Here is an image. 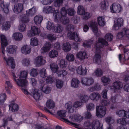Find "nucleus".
<instances>
[{
    "label": "nucleus",
    "mask_w": 129,
    "mask_h": 129,
    "mask_svg": "<svg viewBox=\"0 0 129 129\" xmlns=\"http://www.w3.org/2000/svg\"><path fill=\"white\" fill-rule=\"evenodd\" d=\"M10 24L9 22L4 23L2 26V30H5V31L7 30L10 27Z\"/></svg>",
    "instance_id": "56"
},
{
    "label": "nucleus",
    "mask_w": 129,
    "mask_h": 129,
    "mask_svg": "<svg viewBox=\"0 0 129 129\" xmlns=\"http://www.w3.org/2000/svg\"><path fill=\"white\" fill-rule=\"evenodd\" d=\"M88 25L91 28L93 32L97 36H98L97 35L98 30L97 23L94 21H91L89 22Z\"/></svg>",
    "instance_id": "22"
},
{
    "label": "nucleus",
    "mask_w": 129,
    "mask_h": 129,
    "mask_svg": "<svg viewBox=\"0 0 129 129\" xmlns=\"http://www.w3.org/2000/svg\"><path fill=\"white\" fill-rule=\"evenodd\" d=\"M97 21L99 24L100 26H104L105 24V20L103 16H100L98 17Z\"/></svg>",
    "instance_id": "41"
},
{
    "label": "nucleus",
    "mask_w": 129,
    "mask_h": 129,
    "mask_svg": "<svg viewBox=\"0 0 129 129\" xmlns=\"http://www.w3.org/2000/svg\"><path fill=\"white\" fill-rule=\"evenodd\" d=\"M30 44L32 46H35L38 45V41L36 37L32 38L30 39Z\"/></svg>",
    "instance_id": "51"
},
{
    "label": "nucleus",
    "mask_w": 129,
    "mask_h": 129,
    "mask_svg": "<svg viewBox=\"0 0 129 129\" xmlns=\"http://www.w3.org/2000/svg\"><path fill=\"white\" fill-rule=\"evenodd\" d=\"M111 11L112 13H119L121 10L122 8L121 5L117 3H114L110 7Z\"/></svg>",
    "instance_id": "14"
},
{
    "label": "nucleus",
    "mask_w": 129,
    "mask_h": 129,
    "mask_svg": "<svg viewBox=\"0 0 129 129\" xmlns=\"http://www.w3.org/2000/svg\"><path fill=\"white\" fill-rule=\"evenodd\" d=\"M66 111L65 110H60L57 112V115L61 118L63 119L66 122H69L74 125L75 127L79 128V125L75 123L77 122L79 123L83 119V117L79 114H71L69 116V119L64 118L66 116Z\"/></svg>",
    "instance_id": "4"
},
{
    "label": "nucleus",
    "mask_w": 129,
    "mask_h": 129,
    "mask_svg": "<svg viewBox=\"0 0 129 129\" xmlns=\"http://www.w3.org/2000/svg\"><path fill=\"white\" fill-rule=\"evenodd\" d=\"M41 90L44 93L48 94L50 92L51 89L50 87L45 85L41 88Z\"/></svg>",
    "instance_id": "48"
},
{
    "label": "nucleus",
    "mask_w": 129,
    "mask_h": 129,
    "mask_svg": "<svg viewBox=\"0 0 129 129\" xmlns=\"http://www.w3.org/2000/svg\"><path fill=\"white\" fill-rule=\"evenodd\" d=\"M56 85L57 88H61L63 86V82L59 79H57L56 82Z\"/></svg>",
    "instance_id": "54"
},
{
    "label": "nucleus",
    "mask_w": 129,
    "mask_h": 129,
    "mask_svg": "<svg viewBox=\"0 0 129 129\" xmlns=\"http://www.w3.org/2000/svg\"><path fill=\"white\" fill-rule=\"evenodd\" d=\"M93 42V41L90 40H86L83 43V46L84 47L89 48Z\"/></svg>",
    "instance_id": "45"
},
{
    "label": "nucleus",
    "mask_w": 129,
    "mask_h": 129,
    "mask_svg": "<svg viewBox=\"0 0 129 129\" xmlns=\"http://www.w3.org/2000/svg\"><path fill=\"white\" fill-rule=\"evenodd\" d=\"M87 54L84 51H80L76 54V57L80 61L83 60L86 58Z\"/></svg>",
    "instance_id": "25"
},
{
    "label": "nucleus",
    "mask_w": 129,
    "mask_h": 129,
    "mask_svg": "<svg viewBox=\"0 0 129 129\" xmlns=\"http://www.w3.org/2000/svg\"><path fill=\"white\" fill-rule=\"evenodd\" d=\"M81 82L83 85L89 86L92 85L94 83L93 79L91 77H84L81 79Z\"/></svg>",
    "instance_id": "11"
},
{
    "label": "nucleus",
    "mask_w": 129,
    "mask_h": 129,
    "mask_svg": "<svg viewBox=\"0 0 129 129\" xmlns=\"http://www.w3.org/2000/svg\"><path fill=\"white\" fill-rule=\"evenodd\" d=\"M122 76L124 78L125 81L129 80V71H127L123 73L122 75Z\"/></svg>",
    "instance_id": "59"
},
{
    "label": "nucleus",
    "mask_w": 129,
    "mask_h": 129,
    "mask_svg": "<svg viewBox=\"0 0 129 129\" xmlns=\"http://www.w3.org/2000/svg\"><path fill=\"white\" fill-rule=\"evenodd\" d=\"M30 92V94L33 95V98L36 101L40 100L42 94L40 91L38 89H33Z\"/></svg>",
    "instance_id": "12"
},
{
    "label": "nucleus",
    "mask_w": 129,
    "mask_h": 129,
    "mask_svg": "<svg viewBox=\"0 0 129 129\" xmlns=\"http://www.w3.org/2000/svg\"><path fill=\"white\" fill-rule=\"evenodd\" d=\"M123 19L121 18H116L114 20L113 28L115 30L118 29L119 27L123 25Z\"/></svg>",
    "instance_id": "16"
},
{
    "label": "nucleus",
    "mask_w": 129,
    "mask_h": 129,
    "mask_svg": "<svg viewBox=\"0 0 129 129\" xmlns=\"http://www.w3.org/2000/svg\"><path fill=\"white\" fill-rule=\"evenodd\" d=\"M58 55V52L54 50L50 51L49 53V57L52 58L57 57Z\"/></svg>",
    "instance_id": "46"
},
{
    "label": "nucleus",
    "mask_w": 129,
    "mask_h": 129,
    "mask_svg": "<svg viewBox=\"0 0 129 129\" xmlns=\"http://www.w3.org/2000/svg\"><path fill=\"white\" fill-rule=\"evenodd\" d=\"M93 74L97 77H100L103 74L102 71L101 69H97L93 73Z\"/></svg>",
    "instance_id": "55"
},
{
    "label": "nucleus",
    "mask_w": 129,
    "mask_h": 129,
    "mask_svg": "<svg viewBox=\"0 0 129 129\" xmlns=\"http://www.w3.org/2000/svg\"><path fill=\"white\" fill-rule=\"evenodd\" d=\"M63 0H55L54 5L55 7H59L62 4Z\"/></svg>",
    "instance_id": "63"
},
{
    "label": "nucleus",
    "mask_w": 129,
    "mask_h": 129,
    "mask_svg": "<svg viewBox=\"0 0 129 129\" xmlns=\"http://www.w3.org/2000/svg\"><path fill=\"white\" fill-rule=\"evenodd\" d=\"M77 73L79 75H85L87 74V70L86 67L80 66L76 69Z\"/></svg>",
    "instance_id": "21"
},
{
    "label": "nucleus",
    "mask_w": 129,
    "mask_h": 129,
    "mask_svg": "<svg viewBox=\"0 0 129 129\" xmlns=\"http://www.w3.org/2000/svg\"><path fill=\"white\" fill-rule=\"evenodd\" d=\"M98 42L95 44L94 49H95V55L93 58V62L96 63H99L101 61L103 56H106V50L103 51L102 48L104 46L108 45V42L102 38L98 39Z\"/></svg>",
    "instance_id": "2"
},
{
    "label": "nucleus",
    "mask_w": 129,
    "mask_h": 129,
    "mask_svg": "<svg viewBox=\"0 0 129 129\" xmlns=\"http://www.w3.org/2000/svg\"><path fill=\"white\" fill-rule=\"evenodd\" d=\"M66 9V12H67V11H68V14L69 15V16H73L74 15L75 13V11H74V9L72 8H70L69 9H67L66 7H65ZM67 14L66 15V16L69 19V18L67 17ZM69 21H70L69 19ZM70 22V21H69V22L68 23L65 24V25H67Z\"/></svg>",
    "instance_id": "50"
},
{
    "label": "nucleus",
    "mask_w": 129,
    "mask_h": 129,
    "mask_svg": "<svg viewBox=\"0 0 129 129\" xmlns=\"http://www.w3.org/2000/svg\"><path fill=\"white\" fill-rule=\"evenodd\" d=\"M46 105L48 108L52 109L55 107V103L52 100L49 99L47 100Z\"/></svg>",
    "instance_id": "36"
},
{
    "label": "nucleus",
    "mask_w": 129,
    "mask_h": 129,
    "mask_svg": "<svg viewBox=\"0 0 129 129\" xmlns=\"http://www.w3.org/2000/svg\"><path fill=\"white\" fill-rule=\"evenodd\" d=\"M12 37L15 40L19 41L22 39L23 36L19 32L15 33L13 34Z\"/></svg>",
    "instance_id": "33"
},
{
    "label": "nucleus",
    "mask_w": 129,
    "mask_h": 129,
    "mask_svg": "<svg viewBox=\"0 0 129 129\" xmlns=\"http://www.w3.org/2000/svg\"><path fill=\"white\" fill-rule=\"evenodd\" d=\"M105 120L106 123L109 124V126L107 128L110 127L111 129H112V127L111 126V124L114 123L115 122L114 118L111 116H107L105 118Z\"/></svg>",
    "instance_id": "31"
},
{
    "label": "nucleus",
    "mask_w": 129,
    "mask_h": 129,
    "mask_svg": "<svg viewBox=\"0 0 129 129\" xmlns=\"http://www.w3.org/2000/svg\"><path fill=\"white\" fill-rule=\"evenodd\" d=\"M92 120L90 119L85 121L84 125V127L87 129H92Z\"/></svg>",
    "instance_id": "38"
},
{
    "label": "nucleus",
    "mask_w": 129,
    "mask_h": 129,
    "mask_svg": "<svg viewBox=\"0 0 129 129\" xmlns=\"http://www.w3.org/2000/svg\"><path fill=\"white\" fill-rule=\"evenodd\" d=\"M12 84L10 81H7L6 82L5 88L8 93L10 94V89L12 88Z\"/></svg>",
    "instance_id": "40"
},
{
    "label": "nucleus",
    "mask_w": 129,
    "mask_h": 129,
    "mask_svg": "<svg viewBox=\"0 0 129 129\" xmlns=\"http://www.w3.org/2000/svg\"><path fill=\"white\" fill-rule=\"evenodd\" d=\"M5 47L2 46V52L3 54L2 56L4 61L6 62L7 65L9 66L10 67L12 68H14L15 67L14 60L12 57L7 58L5 56Z\"/></svg>",
    "instance_id": "8"
},
{
    "label": "nucleus",
    "mask_w": 129,
    "mask_h": 129,
    "mask_svg": "<svg viewBox=\"0 0 129 129\" xmlns=\"http://www.w3.org/2000/svg\"><path fill=\"white\" fill-rule=\"evenodd\" d=\"M46 62L42 56H39L37 57L35 60V63L37 66H41L44 64Z\"/></svg>",
    "instance_id": "20"
},
{
    "label": "nucleus",
    "mask_w": 129,
    "mask_h": 129,
    "mask_svg": "<svg viewBox=\"0 0 129 129\" xmlns=\"http://www.w3.org/2000/svg\"><path fill=\"white\" fill-rule=\"evenodd\" d=\"M17 49V47L15 45H10L7 48V51L9 53L13 54L16 53Z\"/></svg>",
    "instance_id": "24"
},
{
    "label": "nucleus",
    "mask_w": 129,
    "mask_h": 129,
    "mask_svg": "<svg viewBox=\"0 0 129 129\" xmlns=\"http://www.w3.org/2000/svg\"><path fill=\"white\" fill-rule=\"evenodd\" d=\"M103 124L98 120H94L92 121V126L91 129H103ZM106 129H111L110 127L107 128Z\"/></svg>",
    "instance_id": "15"
},
{
    "label": "nucleus",
    "mask_w": 129,
    "mask_h": 129,
    "mask_svg": "<svg viewBox=\"0 0 129 129\" xmlns=\"http://www.w3.org/2000/svg\"><path fill=\"white\" fill-rule=\"evenodd\" d=\"M50 67L52 72L54 73H56L57 74L58 69V66L56 64L52 63L50 65Z\"/></svg>",
    "instance_id": "43"
},
{
    "label": "nucleus",
    "mask_w": 129,
    "mask_h": 129,
    "mask_svg": "<svg viewBox=\"0 0 129 129\" xmlns=\"http://www.w3.org/2000/svg\"><path fill=\"white\" fill-rule=\"evenodd\" d=\"M80 81L77 78H73L71 81V86L73 88H76L79 86Z\"/></svg>",
    "instance_id": "32"
},
{
    "label": "nucleus",
    "mask_w": 129,
    "mask_h": 129,
    "mask_svg": "<svg viewBox=\"0 0 129 129\" xmlns=\"http://www.w3.org/2000/svg\"><path fill=\"white\" fill-rule=\"evenodd\" d=\"M40 30L37 27L33 26L31 27L30 31L28 33V37H31L36 35H38L40 33Z\"/></svg>",
    "instance_id": "19"
},
{
    "label": "nucleus",
    "mask_w": 129,
    "mask_h": 129,
    "mask_svg": "<svg viewBox=\"0 0 129 129\" xmlns=\"http://www.w3.org/2000/svg\"><path fill=\"white\" fill-rule=\"evenodd\" d=\"M1 39V44L2 45L6 46L8 44L7 40L5 36L3 34L1 35L0 36Z\"/></svg>",
    "instance_id": "42"
},
{
    "label": "nucleus",
    "mask_w": 129,
    "mask_h": 129,
    "mask_svg": "<svg viewBox=\"0 0 129 129\" xmlns=\"http://www.w3.org/2000/svg\"><path fill=\"white\" fill-rule=\"evenodd\" d=\"M124 57L123 58L122 57V55L121 54H119V58L120 62H124L127 59H129V57L128 58L126 57V53L128 51V50L127 49L124 48ZM129 53V52H128Z\"/></svg>",
    "instance_id": "35"
},
{
    "label": "nucleus",
    "mask_w": 129,
    "mask_h": 129,
    "mask_svg": "<svg viewBox=\"0 0 129 129\" xmlns=\"http://www.w3.org/2000/svg\"><path fill=\"white\" fill-rule=\"evenodd\" d=\"M63 28L59 24H57L55 26L53 31L57 33H60L62 31Z\"/></svg>",
    "instance_id": "49"
},
{
    "label": "nucleus",
    "mask_w": 129,
    "mask_h": 129,
    "mask_svg": "<svg viewBox=\"0 0 129 129\" xmlns=\"http://www.w3.org/2000/svg\"><path fill=\"white\" fill-rule=\"evenodd\" d=\"M66 28L67 30L70 31L67 34L68 37L69 39L71 40H74L76 42H81V39L79 37L78 33L72 32V31H74V27L73 25L69 24L67 26Z\"/></svg>",
    "instance_id": "7"
},
{
    "label": "nucleus",
    "mask_w": 129,
    "mask_h": 129,
    "mask_svg": "<svg viewBox=\"0 0 129 129\" xmlns=\"http://www.w3.org/2000/svg\"><path fill=\"white\" fill-rule=\"evenodd\" d=\"M67 74V72L65 70L58 71L57 73V74L58 76H60L62 75L64 77Z\"/></svg>",
    "instance_id": "62"
},
{
    "label": "nucleus",
    "mask_w": 129,
    "mask_h": 129,
    "mask_svg": "<svg viewBox=\"0 0 129 129\" xmlns=\"http://www.w3.org/2000/svg\"><path fill=\"white\" fill-rule=\"evenodd\" d=\"M23 9V4L19 3L15 5L13 9V11L15 13L18 14L22 12Z\"/></svg>",
    "instance_id": "17"
},
{
    "label": "nucleus",
    "mask_w": 129,
    "mask_h": 129,
    "mask_svg": "<svg viewBox=\"0 0 129 129\" xmlns=\"http://www.w3.org/2000/svg\"><path fill=\"white\" fill-rule=\"evenodd\" d=\"M62 48L64 51L68 52L71 49V46L68 43H66L63 44Z\"/></svg>",
    "instance_id": "44"
},
{
    "label": "nucleus",
    "mask_w": 129,
    "mask_h": 129,
    "mask_svg": "<svg viewBox=\"0 0 129 129\" xmlns=\"http://www.w3.org/2000/svg\"><path fill=\"white\" fill-rule=\"evenodd\" d=\"M100 8L102 10H106L109 6L108 3L105 1H103L100 3Z\"/></svg>",
    "instance_id": "39"
},
{
    "label": "nucleus",
    "mask_w": 129,
    "mask_h": 129,
    "mask_svg": "<svg viewBox=\"0 0 129 129\" xmlns=\"http://www.w3.org/2000/svg\"><path fill=\"white\" fill-rule=\"evenodd\" d=\"M78 98L80 99L82 104L86 103L89 100V98L86 95L79 93L77 95Z\"/></svg>",
    "instance_id": "28"
},
{
    "label": "nucleus",
    "mask_w": 129,
    "mask_h": 129,
    "mask_svg": "<svg viewBox=\"0 0 129 129\" xmlns=\"http://www.w3.org/2000/svg\"><path fill=\"white\" fill-rule=\"evenodd\" d=\"M42 16L39 15L36 16L34 18V21L35 24L36 25L41 23L43 20Z\"/></svg>",
    "instance_id": "37"
},
{
    "label": "nucleus",
    "mask_w": 129,
    "mask_h": 129,
    "mask_svg": "<svg viewBox=\"0 0 129 129\" xmlns=\"http://www.w3.org/2000/svg\"><path fill=\"white\" fill-rule=\"evenodd\" d=\"M29 74L31 76H36L38 74L37 69L34 68L31 69L30 71Z\"/></svg>",
    "instance_id": "57"
},
{
    "label": "nucleus",
    "mask_w": 129,
    "mask_h": 129,
    "mask_svg": "<svg viewBox=\"0 0 129 129\" xmlns=\"http://www.w3.org/2000/svg\"><path fill=\"white\" fill-rule=\"evenodd\" d=\"M27 74V72L25 71H22L20 72L19 71L16 72L15 74L12 72L15 81L18 85L21 87L22 91L26 95L30 94L25 89L28 85V82L26 79Z\"/></svg>",
    "instance_id": "3"
},
{
    "label": "nucleus",
    "mask_w": 129,
    "mask_h": 129,
    "mask_svg": "<svg viewBox=\"0 0 129 129\" xmlns=\"http://www.w3.org/2000/svg\"><path fill=\"white\" fill-rule=\"evenodd\" d=\"M125 36L126 37L129 38V29H123L121 32H119L117 35L116 38L117 39L122 40Z\"/></svg>",
    "instance_id": "13"
},
{
    "label": "nucleus",
    "mask_w": 129,
    "mask_h": 129,
    "mask_svg": "<svg viewBox=\"0 0 129 129\" xmlns=\"http://www.w3.org/2000/svg\"><path fill=\"white\" fill-rule=\"evenodd\" d=\"M37 10L36 7L34 6L26 11V15L24 14L21 16L18 27V29L20 31L23 32L26 30V27L25 23L29 21L28 17L31 16L34 14L36 12Z\"/></svg>",
    "instance_id": "5"
},
{
    "label": "nucleus",
    "mask_w": 129,
    "mask_h": 129,
    "mask_svg": "<svg viewBox=\"0 0 129 129\" xmlns=\"http://www.w3.org/2000/svg\"><path fill=\"white\" fill-rule=\"evenodd\" d=\"M115 94H112V96L111 98L112 102L114 103V104H115V103L117 102L119 98L120 97V95L116 94H115V96L113 97V95Z\"/></svg>",
    "instance_id": "52"
},
{
    "label": "nucleus",
    "mask_w": 129,
    "mask_h": 129,
    "mask_svg": "<svg viewBox=\"0 0 129 129\" xmlns=\"http://www.w3.org/2000/svg\"><path fill=\"white\" fill-rule=\"evenodd\" d=\"M89 98L92 100L98 101L101 98L100 94L98 92H93L89 96Z\"/></svg>",
    "instance_id": "26"
},
{
    "label": "nucleus",
    "mask_w": 129,
    "mask_h": 129,
    "mask_svg": "<svg viewBox=\"0 0 129 129\" xmlns=\"http://www.w3.org/2000/svg\"><path fill=\"white\" fill-rule=\"evenodd\" d=\"M77 13L78 14L82 15V18L84 19H87L90 16V14L88 12H85V9L82 6H78Z\"/></svg>",
    "instance_id": "10"
},
{
    "label": "nucleus",
    "mask_w": 129,
    "mask_h": 129,
    "mask_svg": "<svg viewBox=\"0 0 129 129\" xmlns=\"http://www.w3.org/2000/svg\"><path fill=\"white\" fill-rule=\"evenodd\" d=\"M40 74L41 77L43 78L45 77L47 75L46 69L44 68L41 69L40 70Z\"/></svg>",
    "instance_id": "60"
},
{
    "label": "nucleus",
    "mask_w": 129,
    "mask_h": 129,
    "mask_svg": "<svg viewBox=\"0 0 129 129\" xmlns=\"http://www.w3.org/2000/svg\"><path fill=\"white\" fill-rule=\"evenodd\" d=\"M42 36L44 39L47 38L51 41L55 40L57 37L56 35L52 34H49L47 36L44 34H42Z\"/></svg>",
    "instance_id": "27"
},
{
    "label": "nucleus",
    "mask_w": 129,
    "mask_h": 129,
    "mask_svg": "<svg viewBox=\"0 0 129 129\" xmlns=\"http://www.w3.org/2000/svg\"><path fill=\"white\" fill-rule=\"evenodd\" d=\"M30 60L28 59L25 58L22 61V63L23 66H28L29 65Z\"/></svg>",
    "instance_id": "61"
},
{
    "label": "nucleus",
    "mask_w": 129,
    "mask_h": 129,
    "mask_svg": "<svg viewBox=\"0 0 129 129\" xmlns=\"http://www.w3.org/2000/svg\"><path fill=\"white\" fill-rule=\"evenodd\" d=\"M31 46L28 45H25L23 46L21 48L22 53L25 54H29L31 51Z\"/></svg>",
    "instance_id": "23"
},
{
    "label": "nucleus",
    "mask_w": 129,
    "mask_h": 129,
    "mask_svg": "<svg viewBox=\"0 0 129 129\" xmlns=\"http://www.w3.org/2000/svg\"><path fill=\"white\" fill-rule=\"evenodd\" d=\"M9 107V110L13 112L17 111L19 109L18 105L14 103H11Z\"/></svg>",
    "instance_id": "34"
},
{
    "label": "nucleus",
    "mask_w": 129,
    "mask_h": 129,
    "mask_svg": "<svg viewBox=\"0 0 129 129\" xmlns=\"http://www.w3.org/2000/svg\"><path fill=\"white\" fill-rule=\"evenodd\" d=\"M66 58L67 60L70 61H73L75 59L74 55L71 53H68L66 56Z\"/></svg>",
    "instance_id": "58"
},
{
    "label": "nucleus",
    "mask_w": 129,
    "mask_h": 129,
    "mask_svg": "<svg viewBox=\"0 0 129 129\" xmlns=\"http://www.w3.org/2000/svg\"><path fill=\"white\" fill-rule=\"evenodd\" d=\"M7 99L6 95L5 93L1 94H0V104H3Z\"/></svg>",
    "instance_id": "53"
},
{
    "label": "nucleus",
    "mask_w": 129,
    "mask_h": 129,
    "mask_svg": "<svg viewBox=\"0 0 129 129\" xmlns=\"http://www.w3.org/2000/svg\"><path fill=\"white\" fill-rule=\"evenodd\" d=\"M51 47V45L49 42H46L44 44V46L41 49V52L43 53L48 51Z\"/></svg>",
    "instance_id": "29"
},
{
    "label": "nucleus",
    "mask_w": 129,
    "mask_h": 129,
    "mask_svg": "<svg viewBox=\"0 0 129 129\" xmlns=\"http://www.w3.org/2000/svg\"><path fill=\"white\" fill-rule=\"evenodd\" d=\"M94 107V104L92 103H90L87 104L86 106L87 110L89 111L93 110Z\"/></svg>",
    "instance_id": "64"
},
{
    "label": "nucleus",
    "mask_w": 129,
    "mask_h": 129,
    "mask_svg": "<svg viewBox=\"0 0 129 129\" xmlns=\"http://www.w3.org/2000/svg\"><path fill=\"white\" fill-rule=\"evenodd\" d=\"M55 27L54 24L52 22L49 21L47 22L46 27L48 30L53 31Z\"/></svg>",
    "instance_id": "47"
},
{
    "label": "nucleus",
    "mask_w": 129,
    "mask_h": 129,
    "mask_svg": "<svg viewBox=\"0 0 129 129\" xmlns=\"http://www.w3.org/2000/svg\"><path fill=\"white\" fill-rule=\"evenodd\" d=\"M65 107L70 113H73L75 110V108L73 106H72V103L71 102H69L66 104Z\"/></svg>",
    "instance_id": "30"
},
{
    "label": "nucleus",
    "mask_w": 129,
    "mask_h": 129,
    "mask_svg": "<svg viewBox=\"0 0 129 129\" xmlns=\"http://www.w3.org/2000/svg\"><path fill=\"white\" fill-rule=\"evenodd\" d=\"M116 114L120 117H126L117 120V122L122 125L129 126V110L127 112L124 110H120L117 111Z\"/></svg>",
    "instance_id": "6"
},
{
    "label": "nucleus",
    "mask_w": 129,
    "mask_h": 129,
    "mask_svg": "<svg viewBox=\"0 0 129 129\" xmlns=\"http://www.w3.org/2000/svg\"><path fill=\"white\" fill-rule=\"evenodd\" d=\"M113 85L114 91L115 92H118L119 91L123 86L122 83L119 81L114 82L113 83Z\"/></svg>",
    "instance_id": "18"
},
{
    "label": "nucleus",
    "mask_w": 129,
    "mask_h": 129,
    "mask_svg": "<svg viewBox=\"0 0 129 129\" xmlns=\"http://www.w3.org/2000/svg\"><path fill=\"white\" fill-rule=\"evenodd\" d=\"M106 107L102 106L96 107V116L99 118H102L106 114Z\"/></svg>",
    "instance_id": "9"
},
{
    "label": "nucleus",
    "mask_w": 129,
    "mask_h": 129,
    "mask_svg": "<svg viewBox=\"0 0 129 129\" xmlns=\"http://www.w3.org/2000/svg\"><path fill=\"white\" fill-rule=\"evenodd\" d=\"M43 12L46 13H53L54 21L58 23H61L63 24H66L69 22L68 18L66 16L67 15L66 9L64 7H62L59 13L58 10H55L53 6H46L43 9Z\"/></svg>",
    "instance_id": "1"
}]
</instances>
